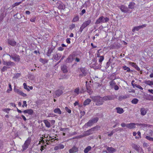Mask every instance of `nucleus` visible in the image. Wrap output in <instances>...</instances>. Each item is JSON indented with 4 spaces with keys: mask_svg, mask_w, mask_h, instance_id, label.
I'll use <instances>...</instances> for the list:
<instances>
[{
    "mask_svg": "<svg viewBox=\"0 0 153 153\" xmlns=\"http://www.w3.org/2000/svg\"><path fill=\"white\" fill-rule=\"evenodd\" d=\"M68 130V128H61L60 129V130L61 131H64V132L66 131H67Z\"/></svg>",
    "mask_w": 153,
    "mask_h": 153,
    "instance_id": "obj_52",
    "label": "nucleus"
},
{
    "mask_svg": "<svg viewBox=\"0 0 153 153\" xmlns=\"http://www.w3.org/2000/svg\"><path fill=\"white\" fill-rule=\"evenodd\" d=\"M119 87L117 85H115L114 86V89L115 90H117L119 89Z\"/></svg>",
    "mask_w": 153,
    "mask_h": 153,
    "instance_id": "obj_56",
    "label": "nucleus"
},
{
    "mask_svg": "<svg viewBox=\"0 0 153 153\" xmlns=\"http://www.w3.org/2000/svg\"><path fill=\"white\" fill-rule=\"evenodd\" d=\"M3 64L4 65L10 66H13L15 65V63L11 61L8 62L4 61L3 62Z\"/></svg>",
    "mask_w": 153,
    "mask_h": 153,
    "instance_id": "obj_12",
    "label": "nucleus"
},
{
    "mask_svg": "<svg viewBox=\"0 0 153 153\" xmlns=\"http://www.w3.org/2000/svg\"><path fill=\"white\" fill-rule=\"evenodd\" d=\"M44 122L46 127L48 128H50L51 126V124L47 120H45L44 121Z\"/></svg>",
    "mask_w": 153,
    "mask_h": 153,
    "instance_id": "obj_30",
    "label": "nucleus"
},
{
    "mask_svg": "<svg viewBox=\"0 0 153 153\" xmlns=\"http://www.w3.org/2000/svg\"><path fill=\"white\" fill-rule=\"evenodd\" d=\"M138 102V100L136 98H134L131 101V102L132 104H136Z\"/></svg>",
    "mask_w": 153,
    "mask_h": 153,
    "instance_id": "obj_37",
    "label": "nucleus"
},
{
    "mask_svg": "<svg viewBox=\"0 0 153 153\" xmlns=\"http://www.w3.org/2000/svg\"><path fill=\"white\" fill-rule=\"evenodd\" d=\"M22 118H23V119L24 121H25L27 119L25 116H24L23 115H22Z\"/></svg>",
    "mask_w": 153,
    "mask_h": 153,
    "instance_id": "obj_62",
    "label": "nucleus"
},
{
    "mask_svg": "<svg viewBox=\"0 0 153 153\" xmlns=\"http://www.w3.org/2000/svg\"><path fill=\"white\" fill-rule=\"evenodd\" d=\"M75 27V25L74 24H72L71 25H70L69 28L70 30H72Z\"/></svg>",
    "mask_w": 153,
    "mask_h": 153,
    "instance_id": "obj_43",
    "label": "nucleus"
},
{
    "mask_svg": "<svg viewBox=\"0 0 153 153\" xmlns=\"http://www.w3.org/2000/svg\"><path fill=\"white\" fill-rule=\"evenodd\" d=\"M23 105H22V107H24L25 106L27 107V104L26 101H23Z\"/></svg>",
    "mask_w": 153,
    "mask_h": 153,
    "instance_id": "obj_50",
    "label": "nucleus"
},
{
    "mask_svg": "<svg viewBox=\"0 0 153 153\" xmlns=\"http://www.w3.org/2000/svg\"><path fill=\"white\" fill-rule=\"evenodd\" d=\"M61 56L60 54H57L54 56V58L55 59L58 60L60 58Z\"/></svg>",
    "mask_w": 153,
    "mask_h": 153,
    "instance_id": "obj_28",
    "label": "nucleus"
},
{
    "mask_svg": "<svg viewBox=\"0 0 153 153\" xmlns=\"http://www.w3.org/2000/svg\"><path fill=\"white\" fill-rule=\"evenodd\" d=\"M63 93V92L62 90H57L55 92L56 95L59 97Z\"/></svg>",
    "mask_w": 153,
    "mask_h": 153,
    "instance_id": "obj_25",
    "label": "nucleus"
},
{
    "mask_svg": "<svg viewBox=\"0 0 153 153\" xmlns=\"http://www.w3.org/2000/svg\"><path fill=\"white\" fill-rule=\"evenodd\" d=\"M56 5L59 9L62 8V6L61 2H57Z\"/></svg>",
    "mask_w": 153,
    "mask_h": 153,
    "instance_id": "obj_38",
    "label": "nucleus"
},
{
    "mask_svg": "<svg viewBox=\"0 0 153 153\" xmlns=\"http://www.w3.org/2000/svg\"><path fill=\"white\" fill-rule=\"evenodd\" d=\"M116 110L117 111V112L119 114H122L124 112L123 109L120 107H117L116 108Z\"/></svg>",
    "mask_w": 153,
    "mask_h": 153,
    "instance_id": "obj_17",
    "label": "nucleus"
},
{
    "mask_svg": "<svg viewBox=\"0 0 153 153\" xmlns=\"http://www.w3.org/2000/svg\"><path fill=\"white\" fill-rule=\"evenodd\" d=\"M23 85L25 89L26 90L28 91H30V89L28 88L27 84L25 83H24L23 84Z\"/></svg>",
    "mask_w": 153,
    "mask_h": 153,
    "instance_id": "obj_41",
    "label": "nucleus"
},
{
    "mask_svg": "<svg viewBox=\"0 0 153 153\" xmlns=\"http://www.w3.org/2000/svg\"><path fill=\"white\" fill-rule=\"evenodd\" d=\"M70 39H71L70 38H67L66 39V42L68 44L70 43H71V42L70 41Z\"/></svg>",
    "mask_w": 153,
    "mask_h": 153,
    "instance_id": "obj_57",
    "label": "nucleus"
},
{
    "mask_svg": "<svg viewBox=\"0 0 153 153\" xmlns=\"http://www.w3.org/2000/svg\"><path fill=\"white\" fill-rule=\"evenodd\" d=\"M75 61L77 62H79L80 61V59H79L78 58H75Z\"/></svg>",
    "mask_w": 153,
    "mask_h": 153,
    "instance_id": "obj_64",
    "label": "nucleus"
},
{
    "mask_svg": "<svg viewBox=\"0 0 153 153\" xmlns=\"http://www.w3.org/2000/svg\"><path fill=\"white\" fill-rule=\"evenodd\" d=\"M145 83L150 86L153 85V81H146L145 82Z\"/></svg>",
    "mask_w": 153,
    "mask_h": 153,
    "instance_id": "obj_31",
    "label": "nucleus"
},
{
    "mask_svg": "<svg viewBox=\"0 0 153 153\" xmlns=\"http://www.w3.org/2000/svg\"><path fill=\"white\" fill-rule=\"evenodd\" d=\"M113 133H114L113 131H111V133H110L109 134H108V136H109V137H110V136H112L113 135Z\"/></svg>",
    "mask_w": 153,
    "mask_h": 153,
    "instance_id": "obj_61",
    "label": "nucleus"
},
{
    "mask_svg": "<svg viewBox=\"0 0 153 153\" xmlns=\"http://www.w3.org/2000/svg\"><path fill=\"white\" fill-rule=\"evenodd\" d=\"M79 20V17L78 16H75L73 19V22H75L78 21Z\"/></svg>",
    "mask_w": 153,
    "mask_h": 153,
    "instance_id": "obj_40",
    "label": "nucleus"
},
{
    "mask_svg": "<svg viewBox=\"0 0 153 153\" xmlns=\"http://www.w3.org/2000/svg\"><path fill=\"white\" fill-rule=\"evenodd\" d=\"M91 149V147L90 146H88L84 150V152L85 153H88Z\"/></svg>",
    "mask_w": 153,
    "mask_h": 153,
    "instance_id": "obj_26",
    "label": "nucleus"
},
{
    "mask_svg": "<svg viewBox=\"0 0 153 153\" xmlns=\"http://www.w3.org/2000/svg\"><path fill=\"white\" fill-rule=\"evenodd\" d=\"M7 69V67L4 66L3 67L1 70L2 71H4L5 70H6Z\"/></svg>",
    "mask_w": 153,
    "mask_h": 153,
    "instance_id": "obj_54",
    "label": "nucleus"
},
{
    "mask_svg": "<svg viewBox=\"0 0 153 153\" xmlns=\"http://www.w3.org/2000/svg\"><path fill=\"white\" fill-rule=\"evenodd\" d=\"M123 68L125 71H126L127 72H130L131 71L130 68L126 66H123Z\"/></svg>",
    "mask_w": 153,
    "mask_h": 153,
    "instance_id": "obj_34",
    "label": "nucleus"
},
{
    "mask_svg": "<svg viewBox=\"0 0 153 153\" xmlns=\"http://www.w3.org/2000/svg\"><path fill=\"white\" fill-rule=\"evenodd\" d=\"M21 3V2H16L12 5V7H15L16 6L19 5Z\"/></svg>",
    "mask_w": 153,
    "mask_h": 153,
    "instance_id": "obj_47",
    "label": "nucleus"
},
{
    "mask_svg": "<svg viewBox=\"0 0 153 153\" xmlns=\"http://www.w3.org/2000/svg\"><path fill=\"white\" fill-rule=\"evenodd\" d=\"M9 89H7L6 91V92L7 93H9L10 92L12 91V86L10 83H9L8 84Z\"/></svg>",
    "mask_w": 153,
    "mask_h": 153,
    "instance_id": "obj_32",
    "label": "nucleus"
},
{
    "mask_svg": "<svg viewBox=\"0 0 153 153\" xmlns=\"http://www.w3.org/2000/svg\"><path fill=\"white\" fill-rule=\"evenodd\" d=\"M8 43L12 46H14L16 45V43L14 40H8Z\"/></svg>",
    "mask_w": 153,
    "mask_h": 153,
    "instance_id": "obj_20",
    "label": "nucleus"
},
{
    "mask_svg": "<svg viewBox=\"0 0 153 153\" xmlns=\"http://www.w3.org/2000/svg\"><path fill=\"white\" fill-rule=\"evenodd\" d=\"M61 70L64 73H66L68 71L67 66L65 65H64L61 67Z\"/></svg>",
    "mask_w": 153,
    "mask_h": 153,
    "instance_id": "obj_23",
    "label": "nucleus"
},
{
    "mask_svg": "<svg viewBox=\"0 0 153 153\" xmlns=\"http://www.w3.org/2000/svg\"><path fill=\"white\" fill-rule=\"evenodd\" d=\"M100 127L99 126H96L93 128H91L92 130L93 131L94 133L96 131H98L100 129Z\"/></svg>",
    "mask_w": 153,
    "mask_h": 153,
    "instance_id": "obj_24",
    "label": "nucleus"
},
{
    "mask_svg": "<svg viewBox=\"0 0 153 153\" xmlns=\"http://www.w3.org/2000/svg\"><path fill=\"white\" fill-rule=\"evenodd\" d=\"M85 28L82 25L81 27H80L79 30V31L80 32H82L83 31V29Z\"/></svg>",
    "mask_w": 153,
    "mask_h": 153,
    "instance_id": "obj_51",
    "label": "nucleus"
},
{
    "mask_svg": "<svg viewBox=\"0 0 153 153\" xmlns=\"http://www.w3.org/2000/svg\"><path fill=\"white\" fill-rule=\"evenodd\" d=\"M99 120V118L97 117H96L94 118L91 120V121H92L93 123V124L96 123Z\"/></svg>",
    "mask_w": 153,
    "mask_h": 153,
    "instance_id": "obj_36",
    "label": "nucleus"
},
{
    "mask_svg": "<svg viewBox=\"0 0 153 153\" xmlns=\"http://www.w3.org/2000/svg\"><path fill=\"white\" fill-rule=\"evenodd\" d=\"M107 149L108 151V153H114L116 152V149L112 147H108Z\"/></svg>",
    "mask_w": 153,
    "mask_h": 153,
    "instance_id": "obj_15",
    "label": "nucleus"
},
{
    "mask_svg": "<svg viewBox=\"0 0 153 153\" xmlns=\"http://www.w3.org/2000/svg\"><path fill=\"white\" fill-rule=\"evenodd\" d=\"M121 10L123 12L126 13L128 12V8L127 7L124 5H121L120 7Z\"/></svg>",
    "mask_w": 153,
    "mask_h": 153,
    "instance_id": "obj_9",
    "label": "nucleus"
},
{
    "mask_svg": "<svg viewBox=\"0 0 153 153\" xmlns=\"http://www.w3.org/2000/svg\"><path fill=\"white\" fill-rule=\"evenodd\" d=\"M54 112L55 113L58 114H62V112L60 109L58 108H55L54 110Z\"/></svg>",
    "mask_w": 153,
    "mask_h": 153,
    "instance_id": "obj_27",
    "label": "nucleus"
},
{
    "mask_svg": "<svg viewBox=\"0 0 153 153\" xmlns=\"http://www.w3.org/2000/svg\"><path fill=\"white\" fill-rule=\"evenodd\" d=\"M104 59V56H101L100 57V58L99 59V61L100 62H101L103 61Z\"/></svg>",
    "mask_w": 153,
    "mask_h": 153,
    "instance_id": "obj_46",
    "label": "nucleus"
},
{
    "mask_svg": "<svg viewBox=\"0 0 153 153\" xmlns=\"http://www.w3.org/2000/svg\"><path fill=\"white\" fill-rule=\"evenodd\" d=\"M75 55H71L67 59V60L69 62H72L74 59Z\"/></svg>",
    "mask_w": 153,
    "mask_h": 153,
    "instance_id": "obj_16",
    "label": "nucleus"
},
{
    "mask_svg": "<svg viewBox=\"0 0 153 153\" xmlns=\"http://www.w3.org/2000/svg\"><path fill=\"white\" fill-rule=\"evenodd\" d=\"M21 75V74L20 73H17L13 77V78H18Z\"/></svg>",
    "mask_w": 153,
    "mask_h": 153,
    "instance_id": "obj_45",
    "label": "nucleus"
},
{
    "mask_svg": "<svg viewBox=\"0 0 153 153\" xmlns=\"http://www.w3.org/2000/svg\"><path fill=\"white\" fill-rule=\"evenodd\" d=\"M85 12V9H83L82 10L81 13H80V15H82Z\"/></svg>",
    "mask_w": 153,
    "mask_h": 153,
    "instance_id": "obj_55",
    "label": "nucleus"
},
{
    "mask_svg": "<svg viewBox=\"0 0 153 153\" xmlns=\"http://www.w3.org/2000/svg\"><path fill=\"white\" fill-rule=\"evenodd\" d=\"M93 100L94 102H96V105H100L103 104V98L100 96H97L93 97Z\"/></svg>",
    "mask_w": 153,
    "mask_h": 153,
    "instance_id": "obj_1",
    "label": "nucleus"
},
{
    "mask_svg": "<svg viewBox=\"0 0 153 153\" xmlns=\"http://www.w3.org/2000/svg\"><path fill=\"white\" fill-rule=\"evenodd\" d=\"M31 141V137H28L27 140L25 141L24 145L22 146L23 150H25L28 148L29 146L30 143Z\"/></svg>",
    "mask_w": 153,
    "mask_h": 153,
    "instance_id": "obj_3",
    "label": "nucleus"
},
{
    "mask_svg": "<svg viewBox=\"0 0 153 153\" xmlns=\"http://www.w3.org/2000/svg\"><path fill=\"white\" fill-rule=\"evenodd\" d=\"M12 59L15 61L16 62H19L20 61V58L19 56L15 54L13 55V57H12Z\"/></svg>",
    "mask_w": 153,
    "mask_h": 153,
    "instance_id": "obj_21",
    "label": "nucleus"
},
{
    "mask_svg": "<svg viewBox=\"0 0 153 153\" xmlns=\"http://www.w3.org/2000/svg\"><path fill=\"white\" fill-rule=\"evenodd\" d=\"M109 19L107 17L104 18L103 16H102L100 17L96 21L95 24H99L100 23H105L108 22Z\"/></svg>",
    "mask_w": 153,
    "mask_h": 153,
    "instance_id": "obj_2",
    "label": "nucleus"
},
{
    "mask_svg": "<svg viewBox=\"0 0 153 153\" xmlns=\"http://www.w3.org/2000/svg\"><path fill=\"white\" fill-rule=\"evenodd\" d=\"M147 110L144 108H142L140 110V114L142 116H144L147 113Z\"/></svg>",
    "mask_w": 153,
    "mask_h": 153,
    "instance_id": "obj_19",
    "label": "nucleus"
},
{
    "mask_svg": "<svg viewBox=\"0 0 153 153\" xmlns=\"http://www.w3.org/2000/svg\"><path fill=\"white\" fill-rule=\"evenodd\" d=\"M146 24H144L143 25H140L136 27H134L132 31L133 32H134L135 30L138 31L140 29L145 27L146 26Z\"/></svg>",
    "mask_w": 153,
    "mask_h": 153,
    "instance_id": "obj_8",
    "label": "nucleus"
},
{
    "mask_svg": "<svg viewBox=\"0 0 153 153\" xmlns=\"http://www.w3.org/2000/svg\"><path fill=\"white\" fill-rule=\"evenodd\" d=\"M146 138L149 141H153V137H151L149 136H147L146 137Z\"/></svg>",
    "mask_w": 153,
    "mask_h": 153,
    "instance_id": "obj_42",
    "label": "nucleus"
},
{
    "mask_svg": "<svg viewBox=\"0 0 153 153\" xmlns=\"http://www.w3.org/2000/svg\"><path fill=\"white\" fill-rule=\"evenodd\" d=\"M91 100L89 99H88L85 101L84 102V105L85 106L86 105L89 104L91 102Z\"/></svg>",
    "mask_w": 153,
    "mask_h": 153,
    "instance_id": "obj_29",
    "label": "nucleus"
},
{
    "mask_svg": "<svg viewBox=\"0 0 153 153\" xmlns=\"http://www.w3.org/2000/svg\"><path fill=\"white\" fill-rule=\"evenodd\" d=\"M13 90L15 92L23 97L27 96V95L26 94L24 93L22 91L16 88L15 87H14Z\"/></svg>",
    "mask_w": 153,
    "mask_h": 153,
    "instance_id": "obj_6",
    "label": "nucleus"
},
{
    "mask_svg": "<svg viewBox=\"0 0 153 153\" xmlns=\"http://www.w3.org/2000/svg\"><path fill=\"white\" fill-rule=\"evenodd\" d=\"M134 148L137 150H138L139 149V147L136 145H134Z\"/></svg>",
    "mask_w": 153,
    "mask_h": 153,
    "instance_id": "obj_60",
    "label": "nucleus"
},
{
    "mask_svg": "<svg viewBox=\"0 0 153 153\" xmlns=\"http://www.w3.org/2000/svg\"><path fill=\"white\" fill-rule=\"evenodd\" d=\"M65 109L66 111H67L68 113L70 114L71 113V110L69 109L68 107H65Z\"/></svg>",
    "mask_w": 153,
    "mask_h": 153,
    "instance_id": "obj_44",
    "label": "nucleus"
},
{
    "mask_svg": "<svg viewBox=\"0 0 153 153\" xmlns=\"http://www.w3.org/2000/svg\"><path fill=\"white\" fill-rule=\"evenodd\" d=\"M23 112L24 113H27L29 115H32L33 113V110L32 109H28L24 110Z\"/></svg>",
    "mask_w": 153,
    "mask_h": 153,
    "instance_id": "obj_13",
    "label": "nucleus"
},
{
    "mask_svg": "<svg viewBox=\"0 0 153 153\" xmlns=\"http://www.w3.org/2000/svg\"><path fill=\"white\" fill-rule=\"evenodd\" d=\"M65 147L62 144H59L55 146L54 148L55 150H57L63 149Z\"/></svg>",
    "mask_w": 153,
    "mask_h": 153,
    "instance_id": "obj_10",
    "label": "nucleus"
},
{
    "mask_svg": "<svg viewBox=\"0 0 153 153\" xmlns=\"http://www.w3.org/2000/svg\"><path fill=\"white\" fill-rule=\"evenodd\" d=\"M136 87L141 90L143 89L142 87L139 85H137L136 86Z\"/></svg>",
    "mask_w": 153,
    "mask_h": 153,
    "instance_id": "obj_58",
    "label": "nucleus"
},
{
    "mask_svg": "<svg viewBox=\"0 0 153 153\" xmlns=\"http://www.w3.org/2000/svg\"><path fill=\"white\" fill-rule=\"evenodd\" d=\"M93 124L92 121L91 120H89L88 123H85L84 126H85V127H87L92 126Z\"/></svg>",
    "mask_w": 153,
    "mask_h": 153,
    "instance_id": "obj_22",
    "label": "nucleus"
},
{
    "mask_svg": "<svg viewBox=\"0 0 153 153\" xmlns=\"http://www.w3.org/2000/svg\"><path fill=\"white\" fill-rule=\"evenodd\" d=\"M109 84L110 85L111 87H112L115 85L116 84V83L114 81V80H113L109 82Z\"/></svg>",
    "mask_w": 153,
    "mask_h": 153,
    "instance_id": "obj_39",
    "label": "nucleus"
},
{
    "mask_svg": "<svg viewBox=\"0 0 153 153\" xmlns=\"http://www.w3.org/2000/svg\"><path fill=\"white\" fill-rule=\"evenodd\" d=\"M135 4L133 2H131L128 5L129 8L132 9L134 8Z\"/></svg>",
    "mask_w": 153,
    "mask_h": 153,
    "instance_id": "obj_33",
    "label": "nucleus"
},
{
    "mask_svg": "<svg viewBox=\"0 0 153 153\" xmlns=\"http://www.w3.org/2000/svg\"><path fill=\"white\" fill-rule=\"evenodd\" d=\"M79 87L76 88L74 91V92L76 95H78L79 94Z\"/></svg>",
    "mask_w": 153,
    "mask_h": 153,
    "instance_id": "obj_35",
    "label": "nucleus"
},
{
    "mask_svg": "<svg viewBox=\"0 0 153 153\" xmlns=\"http://www.w3.org/2000/svg\"><path fill=\"white\" fill-rule=\"evenodd\" d=\"M149 100H153V96L149 95Z\"/></svg>",
    "mask_w": 153,
    "mask_h": 153,
    "instance_id": "obj_59",
    "label": "nucleus"
},
{
    "mask_svg": "<svg viewBox=\"0 0 153 153\" xmlns=\"http://www.w3.org/2000/svg\"><path fill=\"white\" fill-rule=\"evenodd\" d=\"M91 22V21L90 19H89L87 21L84 22L82 24V25L85 27H86L88 26Z\"/></svg>",
    "mask_w": 153,
    "mask_h": 153,
    "instance_id": "obj_14",
    "label": "nucleus"
},
{
    "mask_svg": "<svg viewBox=\"0 0 153 153\" xmlns=\"http://www.w3.org/2000/svg\"><path fill=\"white\" fill-rule=\"evenodd\" d=\"M129 64L132 66L133 67H134L136 70H137L138 71H140V68L138 66V65L136 64V63H134V62H129Z\"/></svg>",
    "mask_w": 153,
    "mask_h": 153,
    "instance_id": "obj_18",
    "label": "nucleus"
},
{
    "mask_svg": "<svg viewBox=\"0 0 153 153\" xmlns=\"http://www.w3.org/2000/svg\"><path fill=\"white\" fill-rule=\"evenodd\" d=\"M142 125H145V124L131 123L127 124V127L129 129H132L135 128L136 125L137 126H140Z\"/></svg>",
    "mask_w": 153,
    "mask_h": 153,
    "instance_id": "obj_5",
    "label": "nucleus"
},
{
    "mask_svg": "<svg viewBox=\"0 0 153 153\" xmlns=\"http://www.w3.org/2000/svg\"><path fill=\"white\" fill-rule=\"evenodd\" d=\"M121 125L122 127H124L125 126L127 127V124L123 123H121Z\"/></svg>",
    "mask_w": 153,
    "mask_h": 153,
    "instance_id": "obj_53",
    "label": "nucleus"
},
{
    "mask_svg": "<svg viewBox=\"0 0 153 153\" xmlns=\"http://www.w3.org/2000/svg\"><path fill=\"white\" fill-rule=\"evenodd\" d=\"M36 18L35 17L32 18L30 19V21L31 22H35L36 20Z\"/></svg>",
    "mask_w": 153,
    "mask_h": 153,
    "instance_id": "obj_49",
    "label": "nucleus"
},
{
    "mask_svg": "<svg viewBox=\"0 0 153 153\" xmlns=\"http://www.w3.org/2000/svg\"><path fill=\"white\" fill-rule=\"evenodd\" d=\"M10 105H12L14 107H16V104L14 103H10Z\"/></svg>",
    "mask_w": 153,
    "mask_h": 153,
    "instance_id": "obj_63",
    "label": "nucleus"
},
{
    "mask_svg": "<svg viewBox=\"0 0 153 153\" xmlns=\"http://www.w3.org/2000/svg\"><path fill=\"white\" fill-rule=\"evenodd\" d=\"M94 132L92 130L91 128V129L87 130V131H85L84 132V134L82 135H79L78 136L79 138H82L83 137H85V136H88L89 135L92 134L94 133Z\"/></svg>",
    "mask_w": 153,
    "mask_h": 153,
    "instance_id": "obj_4",
    "label": "nucleus"
},
{
    "mask_svg": "<svg viewBox=\"0 0 153 153\" xmlns=\"http://www.w3.org/2000/svg\"><path fill=\"white\" fill-rule=\"evenodd\" d=\"M115 96L114 95H108L105 96L102 98L104 100L107 101L114 99L115 98Z\"/></svg>",
    "mask_w": 153,
    "mask_h": 153,
    "instance_id": "obj_7",
    "label": "nucleus"
},
{
    "mask_svg": "<svg viewBox=\"0 0 153 153\" xmlns=\"http://www.w3.org/2000/svg\"><path fill=\"white\" fill-rule=\"evenodd\" d=\"M78 149L75 146H74L71 149L69 150L70 153H74L78 152Z\"/></svg>",
    "mask_w": 153,
    "mask_h": 153,
    "instance_id": "obj_11",
    "label": "nucleus"
},
{
    "mask_svg": "<svg viewBox=\"0 0 153 153\" xmlns=\"http://www.w3.org/2000/svg\"><path fill=\"white\" fill-rule=\"evenodd\" d=\"M87 90L89 94H91L92 93V91H91V90L90 88H87Z\"/></svg>",
    "mask_w": 153,
    "mask_h": 153,
    "instance_id": "obj_48",
    "label": "nucleus"
}]
</instances>
